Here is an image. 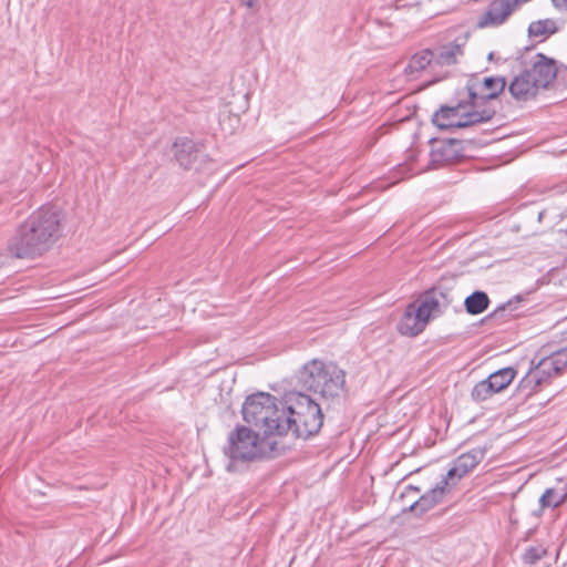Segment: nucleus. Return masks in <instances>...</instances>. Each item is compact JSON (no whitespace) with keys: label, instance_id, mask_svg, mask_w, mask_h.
Wrapping results in <instances>:
<instances>
[{"label":"nucleus","instance_id":"1","mask_svg":"<svg viewBox=\"0 0 567 567\" xmlns=\"http://www.w3.org/2000/svg\"><path fill=\"white\" fill-rule=\"evenodd\" d=\"M62 212L42 206L16 229L7 244L8 255L17 259H34L49 251L63 234Z\"/></svg>","mask_w":567,"mask_h":567},{"label":"nucleus","instance_id":"2","mask_svg":"<svg viewBox=\"0 0 567 567\" xmlns=\"http://www.w3.org/2000/svg\"><path fill=\"white\" fill-rule=\"evenodd\" d=\"M282 450L277 439L259 430L237 425L228 434L227 445L223 449L229 460L226 470L230 473L243 472L249 463L276 457Z\"/></svg>","mask_w":567,"mask_h":567},{"label":"nucleus","instance_id":"3","mask_svg":"<svg viewBox=\"0 0 567 567\" xmlns=\"http://www.w3.org/2000/svg\"><path fill=\"white\" fill-rule=\"evenodd\" d=\"M280 405L284 406L285 416L274 429L281 430L280 436L289 432L297 439L308 440L316 436L322 425L324 415L318 402L301 390L285 393Z\"/></svg>","mask_w":567,"mask_h":567},{"label":"nucleus","instance_id":"4","mask_svg":"<svg viewBox=\"0 0 567 567\" xmlns=\"http://www.w3.org/2000/svg\"><path fill=\"white\" fill-rule=\"evenodd\" d=\"M293 379L302 392H313L327 401H339L348 392L346 371L333 362L312 359L296 372Z\"/></svg>","mask_w":567,"mask_h":567},{"label":"nucleus","instance_id":"5","mask_svg":"<svg viewBox=\"0 0 567 567\" xmlns=\"http://www.w3.org/2000/svg\"><path fill=\"white\" fill-rule=\"evenodd\" d=\"M280 401L276 396L257 392L248 395L241 406V414L245 422L257 427L262 433L276 439L280 437L281 430L274 429L277 423H282L285 416L284 406L278 405Z\"/></svg>","mask_w":567,"mask_h":567},{"label":"nucleus","instance_id":"6","mask_svg":"<svg viewBox=\"0 0 567 567\" xmlns=\"http://www.w3.org/2000/svg\"><path fill=\"white\" fill-rule=\"evenodd\" d=\"M495 114V109L488 106L482 110L472 109V102L466 97L460 100L454 105H441L439 110L433 113L431 122L441 131L453 132L455 130L486 123L491 121Z\"/></svg>","mask_w":567,"mask_h":567},{"label":"nucleus","instance_id":"7","mask_svg":"<svg viewBox=\"0 0 567 567\" xmlns=\"http://www.w3.org/2000/svg\"><path fill=\"white\" fill-rule=\"evenodd\" d=\"M455 280L441 279L431 288L421 293L416 310L429 321L431 317L442 315L456 299Z\"/></svg>","mask_w":567,"mask_h":567},{"label":"nucleus","instance_id":"8","mask_svg":"<svg viewBox=\"0 0 567 567\" xmlns=\"http://www.w3.org/2000/svg\"><path fill=\"white\" fill-rule=\"evenodd\" d=\"M172 152L177 164L186 171H204L212 164V158L205 153L204 145L188 137H177Z\"/></svg>","mask_w":567,"mask_h":567},{"label":"nucleus","instance_id":"9","mask_svg":"<svg viewBox=\"0 0 567 567\" xmlns=\"http://www.w3.org/2000/svg\"><path fill=\"white\" fill-rule=\"evenodd\" d=\"M507 85L504 76H485L480 80L477 76L472 75L464 87L467 94V100L472 102V109L480 110L486 102L498 97L504 92Z\"/></svg>","mask_w":567,"mask_h":567},{"label":"nucleus","instance_id":"10","mask_svg":"<svg viewBox=\"0 0 567 567\" xmlns=\"http://www.w3.org/2000/svg\"><path fill=\"white\" fill-rule=\"evenodd\" d=\"M487 452L486 447H473L472 450L462 453L452 462L451 468L446 474L442 475L444 485H447L451 489L457 485V483L467 476L485 457Z\"/></svg>","mask_w":567,"mask_h":567},{"label":"nucleus","instance_id":"11","mask_svg":"<svg viewBox=\"0 0 567 567\" xmlns=\"http://www.w3.org/2000/svg\"><path fill=\"white\" fill-rule=\"evenodd\" d=\"M429 168L435 169L443 165L458 163L464 158L463 142L457 138L437 141L432 138Z\"/></svg>","mask_w":567,"mask_h":567},{"label":"nucleus","instance_id":"12","mask_svg":"<svg viewBox=\"0 0 567 567\" xmlns=\"http://www.w3.org/2000/svg\"><path fill=\"white\" fill-rule=\"evenodd\" d=\"M539 89H548L558 74L557 61L537 53L530 69L525 70Z\"/></svg>","mask_w":567,"mask_h":567},{"label":"nucleus","instance_id":"13","mask_svg":"<svg viewBox=\"0 0 567 567\" xmlns=\"http://www.w3.org/2000/svg\"><path fill=\"white\" fill-rule=\"evenodd\" d=\"M451 491L452 489L447 485H444V482L441 480L433 488L421 495L419 498L412 501L408 507L402 509V512H410L416 517H421L434 506L442 503Z\"/></svg>","mask_w":567,"mask_h":567},{"label":"nucleus","instance_id":"14","mask_svg":"<svg viewBox=\"0 0 567 567\" xmlns=\"http://www.w3.org/2000/svg\"><path fill=\"white\" fill-rule=\"evenodd\" d=\"M427 323L429 320L421 317L416 310V305L409 303L398 322V331L402 336L415 337L425 329Z\"/></svg>","mask_w":567,"mask_h":567},{"label":"nucleus","instance_id":"15","mask_svg":"<svg viewBox=\"0 0 567 567\" xmlns=\"http://www.w3.org/2000/svg\"><path fill=\"white\" fill-rule=\"evenodd\" d=\"M538 90L539 87L525 70L515 76L508 85L511 95L516 101L523 102L534 99L537 95Z\"/></svg>","mask_w":567,"mask_h":567},{"label":"nucleus","instance_id":"16","mask_svg":"<svg viewBox=\"0 0 567 567\" xmlns=\"http://www.w3.org/2000/svg\"><path fill=\"white\" fill-rule=\"evenodd\" d=\"M567 503V477L557 478L553 487L546 488L539 497L540 511L558 508Z\"/></svg>","mask_w":567,"mask_h":567},{"label":"nucleus","instance_id":"17","mask_svg":"<svg viewBox=\"0 0 567 567\" xmlns=\"http://www.w3.org/2000/svg\"><path fill=\"white\" fill-rule=\"evenodd\" d=\"M464 43H458L457 40L447 44L441 45L432 50L433 69L435 66H450L457 62V56L463 55Z\"/></svg>","mask_w":567,"mask_h":567},{"label":"nucleus","instance_id":"18","mask_svg":"<svg viewBox=\"0 0 567 567\" xmlns=\"http://www.w3.org/2000/svg\"><path fill=\"white\" fill-rule=\"evenodd\" d=\"M464 309L471 316L486 311L491 305L488 295L483 290H475L464 299Z\"/></svg>","mask_w":567,"mask_h":567},{"label":"nucleus","instance_id":"19","mask_svg":"<svg viewBox=\"0 0 567 567\" xmlns=\"http://www.w3.org/2000/svg\"><path fill=\"white\" fill-rule=\"evenodd\" d=\"M523 300V297L517 295L514 299L508 300L505 303L498 306L494 311L485 316L482 320V324H487L492 321L504 322L508 317H515L513 313L516 309L515 303Z\"/></svg>","mask_w":567,"mask_h":567},{"label":"nucleus","instance_id":"20","mask_svg":"<svg viewBox=\"0 0 567 567\" xmlns=\"http://www.w3.org/2000/svg\"><path fill=\"white\" fill-rule=\"evenodd\" d=\"M431 49L422 50L415 53L409 61L408 65L404 68V73L406 75H413L414 73L423 71L426 66L433 69V56Z\"/></svg>","mask_w":567,"mask_h":567},{"label":"nucleus","instance_id":"21","mask_svg":"<svg viewBox=\"0 0 567 567\" xmlns=\"http://www.w3.org/2000/svg\"><path fill=\"white\" fill-rule=\"evenodd\" d=\"M548 357L543 358L535 368L530 369L532 373L536 377V385H545L554 377L560 375L557 369Z\"/></svg>","mask_w":567,"mask_h":567},{"label":"nucleus","instance_id":"22","mask_svg":"<svg viewBox=\"0 0 567 567\" xmlns=\"http://www.w3.org/2000/svg\"><path fill=\"white\" fill-rule=\"evenodd\" d=\"M501 393L498 389L489 381L488 378L480 381L474 385L471 398L474 402L481 403L491 399L494 394Z\"/></svg>","mask_w":567,"mask_h":567},{"label":"nucleus","instance_id":"23","mask_svg":"<svg viewBox=\"0 0 567 567\" xmlns=\"http://www.w3.org/2000/svg\"><path fill=\"white\" fill-rule=\"evenodd\" d=\"M517 370L513 367H505L491 373L487 378L495 384L499 392H503L516 378Z\"/></svg>","mask_w":567,"mask_h":567},{"label":"nucleus","instance_id":"24","mask_svg":"<svg viewBox=\"0 0 567 567\" xmlns=\"http://www.w3.org/2000/svg\"><path fill=\"white\" fill-rule=\"evenodd\" d=\"M558 31L556 22L551 19L537 20L529 24V37H549Z\"/></svg>","mask_w":567,"mask_h":567},{"label":"nucleus","instance_id":"25","mask_svg":"<svg viewBox=\"0 0 567 567\" xmlns=\"http://www.w3.org/2000/svg\"><path fill=\"white\" fill-rule=\"evenodd\" d=\"M540 385H536V377L529 370L528 373L519 381L516 391L529 398L533 395Z\"/></svg>","mask_w":567,"mask_h":567},{"label":"nucleus","instance_id":"26","mask_svg":"<svg viewBox=\"0 0 567 567\" xmlns=\"http://www.w3.org/2000/svg\"><path fill=\"white\" fill-rule=\"evenodd\" d=\"M545 555H547V549L543 546H530L523 554L522 560L525 565L535 566Z\"/></svg>","mask_w":567,"mask_h":567},{"label":"nucleus","instance_id":"27","mask_svg":"<svg viewBox=\"0 0 567 567\" xmlns=\"http://www.w3.org/2000/svg\"><path fill=\"white\" fill-rule=\"evenodd\" d=\"M548 358L555 365L554 369H557L561 374L564 369L567 367V346L553 352Z\"/></svg>","mask_w":567,"mask_h":567},{"label":"nucleus","instance_id":"28","mask_svg":"<svg viewBox=\"0 0 567 567\" xmlns=\"http://www.w3.org/2000/svg\"><path fill=\"white\" fill-rule=\"evenodd\" d=\"M421 492V488L417 487V486H414V485H408L405 488H404V492H402V494L400 495L401 498H405L409 493H414V494H419Z\"/></svg>","mask_w":567,"mask_h":567},{"label":"nucleus","instance_id":"29","mask_svg":"<svg viewBox=\"0 0 567 567\" xmlns=\"http://www.w3.org/2000/svg\"><path fill=\"white\" fill-rule=\"evenodd\" d=\"M554 6L559 10H567V0H551Z\"/></svg>","mask_w":567,"mask_h":567},{"label":"nucleus","instance_id":"30","mask_svg":"<svg viewBox=\"0 0 567 567\" xmlns=\"http://www.w3.org/2000/svg\"><path fill=\"white\" fill-rule=\"evenodd\" d=\"M241 4L246 6L247 8H255V6L257 4V2L259 0H238Z\"/></svg>","mask_w":567,"mask_h":567},{"label":"nucleus","instance_id":"31","mask_svg":"<svg viewBox=\"0 0 567 567\" xmlns=\"http://www.w3.org/2000/svg\"><path fill=\"white\" fill-rule=\"evenodd\" d=\"M487 60L488 61H493L494 60V52H489L488 55H487Z\"/></svg>","mask_w":567,"mask_h":567},{"label":"nucleus","instance_id":"32","mask_svg":"<svg viewBox=\"0 0 567 567\" xmlns=\"http://www.w3.org/2000/svg\"><path fill=\"white\" fill-rule=\"evenodd\" d=\"M544 214H545V212H540V213L538 214V219H539V220H542V218H543Z\"/></svg>","mask_w":567,"mask_h":567},{"label":"nucleus","instance_id":"33","mask_svg":"<svg viewBox=\"0 0 567 567\" xmlns=\"http://www.w3.org/2000/svg\"><path fill=\"white\" fill-rule=\"evenodd\" d=\"M445 76H446V74H444V75H441V76H440L439 79H436V80H435V82H436V81H439V80H442V79H444Z\"/></svg>","mask_w":567,"mask_h":567}]
</instances>
